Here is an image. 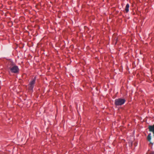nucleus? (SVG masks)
Masks as SVG:
<instances>
[{"label": "nucleus", "mask_w": 154, "mask_h": 154, "mask_svg": "<svg viewBox=\"0 0 154 154\" xmlns=\"http://www.w3.org/2000/svg\"><path fill=\"white\" fill-rule=\"evenodd\" d=\"M10 69L11 71L12 72L16 73L18 72V67L16 66H14L12 67H10Z\"/></svg>", "instance_id": "nucleus-3"}, {"label": "nucleus", "mask_w": 154, "mask_h": 154, "mask_svg": "<svg viewBox=\"0 0 154 154\" xmlns=\"http://www.w3.org/2000/svg\"><path fill=\"white\" fill-rule=\"evenodd\" d=\"M150 154H154V152H151Z\"/></svg>", "instance_id": "nucleus-7"}, {"label": "nucleus", "mask_w": 154, "mask_h": 154, "mask_svg": "<svg viewBox=\"0 0 154 154\" xmlns=\"http://www.w3.org/2000/svg\"><path fill=\"white\" fill-rule=\"evenodd\" d=\"M147 139L148 141H149L150 142V144H151L152 145L153 143H152L150 141L151 140V133H149L148 134V135L147 137Z\"/></svg>", "instance_id": "nucleus-5"}, {"label": "nucleus", "mask_w": 154, "mask_h": 154, "mask_svg": "<svg viewBox=\"0 0 154 154\" xmlns=\"http://www.w3.org/2000/svg\"><path fill=\"white\" fill-rule=\"evenodd\" d=\"M148 128L149 131L153 132L154 136V125L152 126H149Z\"/></svg>", "instance_id": "nucleus-4"}, {"label": "nucleus", "mask_w": 154, "mask_h": 154, "mask_svg": "<svg viewBox=\"0 0 154 154\" xmlns=\"http://www.w3.org/2000/svg\"><path fill=\"white\" fill-rule=\"evenodd\" d=\"M17 46H18L17 44Z\"/></svg>", "instance_id": "nucleus-8"}, {"label": "nucleus", "mask_w": 154, "mask_h": 154, "mask_svg": "<svg viewBox=\"0 0 154 154\" xmlns=\"http://www.w3.org/2000/svg\"><path fill=\"white\" fill-rule=\"evenodd\" d=\"M35 78L34 79H32L30 82L29 84V90H32L34 86V84L35 83Z\"/></svg>", "instance_id": "nucleus-2"}, {"label": "nucleus", "mask_w": 154, "mask_h": 154, "mask_svg": "<svg viewBox=\"0 0 154 154\" xmlns=\"http://www.w3.org/2000/svg\"><path fill=\"white\" fill-rule=\"evenodd\" d=\"M125 101V99L120 98L115 100V103L117 106L121 105L124 103Z\"/></svg>", "instance_id": "nucleus-1"}, {"label": "nucleus", "mask_w": 154, "mask_h": 154, "mask_svg": "<svg viewBox=\"0 0 154 154\" xmlns=\"http://www.w3.org/2000/svg\"><path fill=\"white\" fill-rule=\"evenodd\" d=\"M129 5L128 4H127L125 8V11L126 13H127L129 11Z\"/></svg>", "instance_id": "nucleus-6"}]
</instances>
